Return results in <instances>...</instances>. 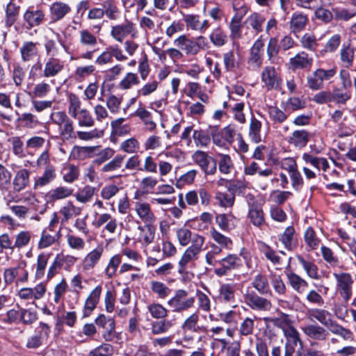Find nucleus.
Wrapping results in <instances>:
<instances>
[{
    "mask_svg": "<svg viewBox=\"0 0 356 356\" xmlns=\"http://www.w3.org/2000/svg\"><path fill=\"white\" fill-rule=\"evenodd\" d=\"M138 229L140 231L138 240L143 247H147L154 241L156 227L153 224H146L144 226L140 225Z\"/></svg>",
    "mask_w": 356,
    "mask_h": 356,
    "instance_id": "nucleus-28",
    "label": "nucleus"
},
{
    "mask_svg": "<svg viewBox=\"0 0 356 356\" xmlns=\"http://www.w3.org/2000/svg\"><path fill=\"white\" fill-rule=\"evenodd\" d=\"M294 234V228L293 227H288L279 238V240L287 250H292L295 246Z\"/></svg>",
    "mask_w": 356,
    "mask_h": 356,
    "instance_id": "nucleus-51",
    "label": "nucleus"
},
{
    "mask_svg": "<svg viewBox=\"0 0 356 356\" xmlns=\"http://www.w3.org/2000/svg\"><path fill=\"white\" fill-rule=\"evenodd\" d=\"M210 234L212 239L218 245V248L228 250L232 249L233 242L229 237L225 236L214 228L210 230Z\"/></svg>",
    "mask_w": 356,
    "mask_h": 356,
    "instance_id": "nucleus-42",
    "label": "nucleus"
},
{
    "mask_svg": "<svg viewBox=\"0 0 356 356\" xmlns=\"http://www.w3.org/2000/svg\"><path fill=\"white\" fill-rule=\"evenodd\" d=\"M236 285L234 283L220 284L216 300L220 303L232 305L236 302Z\"/></svg>",
    "mask_w": 356,
    "mask_h": 356,
    "instance_id": "nucleus-15",
    "label": "nucleus"
},
{
    "mask_svg": "<svg viewBox=\"0 0 356 356\" xmlns=\"http://www.w3.org/2000/svg\"><path fill=\"white\" fill-rule=\"evenodd\" d=\"M106 224L104 230L111 234H113L117 229V220L113 218L111 214L104 213L97 215L92 225L95 228H100L103 225Z\"/></svg>",
    "mask_w": 356,
    "mask_h": 356,
    "instance_id": "nucleus-21",
    "label": "nucleus"
},
{
    "mask_svg": "<svg viewBox=\"0 0 356 356\" xmlns=\"http://www.w3.org/2000/svg\"><path fill=\"white\" fill-rule=\"evenodd\" d=\"M264 46V42L260 36L250 49L248 63L253 70H257L262 65Z\"/></svg>",
    "mask_w": 356,
    "mask_h": 356,
    "instance_id": "nucleus-16",
    "label": "nucleus"
},
{
    "mask_svg": "<svg viewBox=\"0 0 356 356\" xmlns=\"http://www.w3.org/2000/svg\"><path fill=\"white\" fill-rule=\"evenodd\" d=\"M72 118L77 120V123L79 127H92L95 125V119L86 108H82L79 113H77L76 117H72Z\"/></svg>",
    "mask_w": 356,
    "mask_h": 356,
    "instance_id": "nucleus-47",
    "label": "nucleus"
},
{
    "mask_svg": "<svg viewBox=\"0 0 356 356\" xmlns=\"http://www.w3.org/2000/svg\"><path fill=\"white\" fill-rule=\"evenodd\" d=\"M192 159L206 175H213L216 172V161L207 153L197 150L192 155Z\"/></svg>",
    "mask_w": 356,
    "mask_h": 356,
    "instance_id": "nucleus-10",
    "label": "nucleus"
},
{
    "mask_svg": "<svg viewBox=\"0 0 356 356\" xmlns=\"http://www.w3.org/2000/svg\"><path fill=\"white\" fill-rule=\"evenodd\" d=\"M209 39L214 46L222 47L227 42V37L220 27H217L211 32Z\"/></svg>",
    "mask_w": 356,
    "mask_h": 356,
    "instance_id": "nucleus-56",
    "label": "nucleus"
},
{
    "mask_svg": "<svg viewBox=\"0 0 356 356\" xmlns=\"http://www.w3.org/2000/svg\"><path fill=\"white\" fill-rule=\"evenodd\" d=\"M122 262V256L115 254L109 259L105 270L104 274L108 279L113 277L117 273L118 268Z\"/></svg>",
    "mask_w": 356,
    "mask_h": 356,
    "instance_id": "nucleus-50",
    "label": "nucleus"
},
{
    "mask_svg": "<svg viewBox=\"0 0 356 356\" xmlns=\"http://www.w3.org/2000/svg\"><path fill=\"white\" fill-rule=\"evenodd\" d=\"M98 148L99 146H74L71 151L70 158L76 160L92 157Z\"/></svg>",
    "mask_w": 356,
    "mask_h": 356,
    "instance_id": "nucleus-32",
    "label": "nucleus"
},
{
    "mask_svg": "<svg viewBox=\"0 0 356 356\" xmlns=\"http://www.w3.org/2000/svg\"><path fill=\"white\" fill-rule=\"evenodd\" d=\"M261 83L268 90H277L280 88L282 79L275 68L273 66H266L261 74Z\"/></svg>",
    "mask_w": 356,
    "mask_h": 356,
    "instance_id": "nucleus-13",
    "label": "nucleus"
},
{
    "mask_svg": "<svg viewBox=\"0 0 356 356\" xmlns=\"http://www.w3.org/2000/svg\"><path fill=\"white\" fill-rule=\"evenodd\" d=\"M197 308L200 311L208 313L211 310V301L209 297L204 292L197 290Z\"/></svg>",
    "mask_w": 356,
    "mask_h": 356,
    "instance_id": "nucleus-60",
    "label": "nucleus"
},
{
    "mask_svg": "<svg viewBox=\"0 0 356 356\" xmlns=\"http://www.w3.org/2000/svg\"><path fill=\"white\" fill-rule=\"evenodd\" d=\"M256 320L257 317L255 316H247L243 318L238 329L239 334L245 337L252 334L255 328Z\"/></svg>",
    "mask_w": 356,
    "mask_h": 356,
    "instance_id": "nucleus-44",
    "label": "nucleus"
},
{
    "mask_svg": "<svg viewBox=\"0 0 356 356\" xmlns=\"http://www.w3.org/2000/svg\"><path fill=\"white\" fill-rule=\"evenodd\" d=\"M19 12V6L13 3V0H10L6 6L5 23L7 27L12 26L18 18Z\"/></svg>",
    "mask_w": 356,
    "mask_h": 356,
    "instance_id": "nucleus-45",
    "label": "nucleus"
},
{
    "mask_svg": "<svg viewBox=\"0 0 356 356\" xmlns=\"http://www.w3.org/2000/svg\"><path fill=\"white\" fill-rule=\"evenodd\" d=\"M140 83L138 75L133 72H128L119 83V88L122 90H128Z\"/></svg>",
    "mask_w": 356,
    "mask_h": 356,
    "instance_id": "nucleus-64",
    "label": "nucleus"
},
{
    "mask_svg": "<svg viewBox=\"0 0 356 356\" xmlns=\"http://www.w3.org/2000/svg\"><path fill=\"white\" fill-rule=\"evenodd\" d=\"M56 177V168L52 165H47L43 173L34 179L33 188L35 190L42 188L49 184Z\"/></svg>",
    "mask_w": 356,
    "mask_h": 356,
    "instance_id": "nucleus-26",
    "label": "nucleus"
},
{
    "mask_svg": "<svg viewBox=\"0 0 356 356\" xmlns=\"http://www.w3.org/2000/svg\"><path fill=\"white\" fill-rule=\"evenodd\" d=\"M335 74L334 68L329 70L318 68L307 76V86L314 91L321 90L324 86V81L330 80Z\"/></svg>",
    "mask_w": 356,
    "mask_h": 356,
    "instance_id": "nucleus-4",
    "label": "nucleus"
},
{
    "mask_svg": "<svg viewBox=\"0 0 356 356\" xmlns=\"http://www.w3.org/2000/svg\"><path fill=\"white\" fill-rule=\"evenodd\" d=\"M104 252V248L99 245L90 251L83 258L82 268L84 270H92L99 262Z\"/></svg>",
    "mask_w": 356,
    "mask_h": 356,
    "instance_id": "nucleus-22",
    "label": "nucleus"
},
{
    "mask_svg": "<svg viewBox=\"0 0 356 356\" xmlns=\"http://www.w3.org/2000/svg\"><path fill=\"white\" fill-rule=\"evenodd\" d=\"M302 160L305 163H309L318 171L322 170L326 172L330 165L326 158L314 156L309 153H304L302 156Z\"/></svg>",
    "mask_w": 356,
    "mask_h": 356,
    "instance_id": "nucleus-35",
    "label": "nucleus"
},
{
    "mask_svg": "<svg viewBox=\"0 0 356 356\" xmlns=\"http://www.w3.org/2000/svg\"><path fill=\"white\" fill-rule=\"evenodd\" d=\"M222 250L221 248L213 243L211 245V250L208 251L205 254L206 263L209 266H216L219 263L218 257L221 254Z\"/></svg>",
    "mask_w": 356,
    "mask_h": 356,
    "instance_id": "nucleus-63",
    "label": "nucleus"
},
{
    "mask_svg": "<svg viewBox=\"0 0 356 356\" xmlns=\"http://www.w3.org/2000/svg\"><path fill=\"white\" fill-rule=\"evenodd\" d=\"M64 70V62L56 57H49L45 62L42 76L45 78L55 77Z\"/></svg>",
    "mask_w": 356,
    "mask_h": 356,
    "instance_id": "nucleus-20",
    "label": "nucleus"
},
{
    "mask_svg": "<svg viewBox=\"0 0 356 356\" xmlns=\"http://www.w3.org/2000/svg\"><path fill=\"white\" fill-rule=\"evenodd\" d=\"M137 34L136 24L127 19L123 23L116 24L111 28V36L118 42H122L129 36L135 38L137 37Z\"/></svg>",
    "mask_w": 356,
    "mask_h": 356,
    "instance_id": "nucleus-6",
    "label": "nucleus"
},
{
    "mask_svg": "<svg viewBox=\"0 0 356 356\" xmlns=\"http://www.w3.org/2000/svg\"><path fill=\"white\" fill-rule=\"evenodd\" d=\"M176 237L180 245L186 246L190 243L191 245H204L205 238L204 236L197 234L193 233L190 229L186 227H181L176 230Z\"/></svg>",
    "mask_w": 356,
    "mask_h": 356,
    "instance_id": "nucleus-11",
    "label": "nucleus"
},
{
    "mask_svg": "<svg viewBox=\"0 0 356 356\" xmlns=\"http://www.w3.org/2000/svg\"><path fill=\"white\" fill-rule=\"evenodd\" d=\"M173 44L180 51H184L186 54H194L193 51H195V49L193 47V45H194L193 41L188 39L185 35H181L176 38Z\"/></svg>",
    "mask_w": 356,
    "mask_h": 356,
    "instance_id": "nucleus-48",
    "label": "nucleus"
},
{
    "mask_svg": "<svg viewBox=\"0 0 356 356\" xmlns=\"http://www.w3.org/2000/svg\"><path fill=\"white\" fill-rule=\"evenodd\" d=\"M223 63L227 72H234L239 66V62L232 51L223 54Z\"/></svg>",
    "mask_w": 356,
    "mask_h": 356,
    "instance_id": "nucleus-62",
    "label": "nucleus"
},
{
    "mask_svg": "<svg viewBox=\"0 0 356 356\" xmlns=\"http://www.w3.org/2000/svg\"><path fill=\"white\" fill-rule=\"evenodd\" d=\"M280 49V47L277 44V39L276 38H270L267 45L266 53L268 58L271 63H276L278 59Z\"/></svg>",
    "mask_w": 356,
    "mask_h": 356,
    "instance_id": "nucleus-54",
    "label": "nucleus"
},
{
    "mask_svg": "<svg viewBox=\"0 0 356 356\" xmlns=\"http://www.w3.org/2000/svg\"><path fill=\"white\" fill-rule=\"evenodd\" d=\"M289 63L293 69L309 68L313 63V58L305 51H302L290 58Z\"/></svg>",
    "mask_w": 356,
    "mask_h": 356,
    "instance_id": "nucleus-34",
    "label": "nucleus"
},
{
    "mask_svg": "<svg viewBox=\"0 0 356 356\" xmlns=\"http://www.w3.org/2000/svg\"><path fill=\"white\" fill-rule=\"evenodd\" d=\"M218 160L216 165H218L220 172L223 175H228L231 173L234 168L233 161L229 154H218Z\"/></svg>",
    "mask_w": 356,
    "mask_h": 356,
    "instance_id": "nucleus-40",
    "label": "nucleus"
},
{
    "mask_svg": "<svg viewBox=\"0 0 356 356\" xmlns=\"http://www.w3.org/2000/svg\"><path fill=\"white\" fill-rule=\"evenodd\" d=\"M134 210L140 220L146 224H154L156 217L150 204L147 202L138 201L135 203Z\"/></svg>",
    "mask_w": 356,
    "mask_h": 356,
    "instance_id": "nucleus-18",
    "label": "nucleus"
},
{
    "mask_svg": "<svg viewBox=\"0 0 356 356\" xmlns=\"http://www.w3.org/2000/svg\"><path fill=\"white\" fill-rule=\"evenodd\" d=\"M81 212V207H76L72 202L68 201L60 209V213L63 216L62 222H67L68 220L79 216Z\"/></svg>",
    "mask_w": 356,
    "mask_h": 356,
    "instance_id": "nucleus-38",
    "label": "nucleus"
},
{
    "mask_svg": "<svg viewBox=\"0 0 356 356\" xmlns=\"http://www.w3.org/2000/svg\"><path fill=\"white\" fill-rule=\"evenodd\" d=\"M310 138V134L305 130L294 131L289 138V143L297 148L305 147Z\"/></svg>",
    "mask_w": 356,
    "mask_h": 356,
    "instance_id": "nucleus-31",
    "label": "nucleus"
},
{
    "mask_svg": "<svg viewBox=\"0 0 356 356\" xmlns=\"http://www.w3.org/2000/svg\"><path fill=\"white\" fill-rule=\"evenodd\" d=\"M53 123L58 127V132L63 140H74L78 138L83 141L99 139L104 135V129L95 128L90 131H74V122L63 111L53 113L51 115Z\"/></svg>",
    "mask_w": 356,
    "mask_h": 356,
    "instance_id": "nucleus-1",
    "label": "nucleus"
},
{
    "mask_svg": "<svg viewBox=\"0 0 356 356\" xmlns=\"http://www.w3.org/2000/svg\"><path fill=\"white\" fill-rule=\"evenodd\" d=\"M270 321L274 325L280 328L283 334H285L286 331L292 329H296L293 325V321L291 319L290 315L280 312L278 317L273 318Z\"/></svg>",
    "mask_w": 356,
    "mask_h": 356,
    "instance_id": "nucleus-36",
    "label": "nucleus"
},
{
    "mask_svg": "<svg viewBox=\"0 0 356 356\" xmlns=\"http://www.w3.org/2000/svg\"><path fill=\"white\" fill-rule=\"evenodd\" d=\"M261 122L252 117L250 119L248 129V137L250 140L254 143H259L261 141Z\"/></svg>",
    "mask_w": 356,
    "mask_h": 356,
    "instance_id": "nucleus-37",
    "label": "nucleus"
},
{
    "mask_svg": "<svg viewBox=\"0 0 356 356\" xmlns=\"http://www.w3.org/2000/svg\"><path fill=\"white\" fill-rule=\"evenodd\" d=\"M73 189L67 186H58L50 191L47 195L51 201L67 198L72 195Z\"/></svg>",
    "mask_w": 356,
    "mask_h": 356,
    "instance_id": "nucleus-49",
    "label": "nucleus"
},
{
    "mask_svg": "<svg viewBox=\"0 0 356 356\" xmlns=\"http://www.w3.org/2000/svg\"><path fill=\"white\" fill-rule=\"evenodd\" d=\"M45 15L43 10L33 7L29 8L23 15V19L28 29L39 26L43 23Z\"/></svg>",
    "mask_w": 356,
    "mask_h": 356,
    "instance_id": "nucleus-19",
    "label": "nucleus"
},
{
    "mask_svg": "<svg viewBox=\"0 0 356 356\" xmlns=\"http://www.w3.org/2000/svg\"><path fill=\"white\" fill-rule=\"evenodd\" d=\"M79 42L86 47L92 48L97 44V38L87 29H83L79 32Z\"/></svg>",
    "mask_w": 356,
    "mask_h": 356,
    "instance_id": "nucleus-53",
    "label": "nucleus"
},
{
    "mask_svg": "<svg viewBox=\"0 0 356 356\" xmlns=\"http://www.w3.org/2000/svg\"><path fill=\"white\" fill-rule=\"evenodd\" d=\"M286 278L290 286L298 293H304L308 288V282L300 275L291 272L286 274Z\"/></svg>",
    "mask_w": 356,
    "mask_h": 356,
    "instance_id": "nucleus-30",
    "label": "nucleus"
},
{
    "mask_svg": "<svg viewBox=\"0 0 356 356\" xmlns=\"http://www.w3.org/2000/svg\"><path fill=\"white\" fill-rule=\"evenodd\" d=\"M218 268L214 269V273L219 276H225L232 270L239 269L242 265V260L236 254H227L225 257L219 260Z\"/></svg>",
    "mask_w": 356,
    "mask_h": 356,
    "instance_id": "nucleus-9",
    "label": "nucleus"
},
{
    "mask_svg": "<svg viewBox=\"0 0 356 356\" xmlns=\"http://www.w3.org/2000/svg\"><path fill=\"white\" fill-rule=\"evenodd\" d=\"M8 142L10 145V148L13 154L19 158H24L25 154L24 141L20 136H12L8 139Z\"/></svg>",
    "mask_w": 356,
    "mask_h": 356,
    "instance_id": "nucleus-46",
    "label": "nucleus"
},
{
    "mask_svg": "<svg viewBox=\"0 0 356 356\" xmlns=\"http://www.w3.org/2000/svg\"><path fill=\"white\" fill-rule=\"evenodd\" d=\"M251 284L261 295L270 293V289L267 277L262 274H257L253 278Z\"/></svg>",
    "mask_w": 356,
    "mask_h": 356,
    "instance_id": "nucleus-39",
    "label": "nucleus"
},
{
    "mask_svg": "<svg viewBox=\"0 0 356 356\" xmlns=\"http://www.w3.org/2000/svg\"><path fill=\"white\" fill-rule=\"evenodd\" d=\"M31 172L26 168H20L15 172L12 180V187L14 193H19L31 185Z\"/></svg>",
    "mask_w": 356,
    "mask_h": 356,
    "instance_id": "nucleus-14",
    "label": "nucleus"
},
{
    "mask_svg": "<svg viewBox=\"0 0 356 356\" xmlns=\"http://www.w3.org/2000/svg\"><path fill=\"white\" fill-rule=\"evenodd\" d=\"M248 218L250 222L256 227H261L265 222L264 214L259 203L257 201L248 202Z\"/></svg>",
    "mask_w": 356,
    "mask_h": 356,
    "instance_id": "nucleus-25",
    "label": "nucleus"
},
{
    "mask_svg": "<svg viewBox=\"0 0 356 356\" xmlns=\"http://www.w3.org/2000/svg\"><path fill=\"white\" fill-rule=\"evenodd\" d=\"M103 12L109 19L115 20L118 18L120 11L113 0H106L103 3Z\"/></svg>",
    "mask_w": 356,
    "mask_h": 356,
    "instance_id": "nucleus-55",
    "label": "nucleus"
},
{
    "mask_svg": "<svg viewBox=\"0 0 356 356\" xmlns=\"http://www.w3.org/2000/svg\"><path fill=\"white\" fill-rule=\"evenodd\" d=\"M71 11L70 6L61 1H56L49 6V16L52 22L61 20Z\"/></svg>",
    "mask_w": 356,
    "mask_h": 356,
    "instance_id": "nucleus-27",
    "label": "nucleus"
},
{
    "mask_svg": "<svg viewBox=\"0 0 356 356\" xmlns=\"http://www.w3.org/2000/svg\"><path fill=\"white\" fill-rule=\"evenodd\" d=\"M307 22L308 18L306 15L299 12L294 13L289 22L291 32L294 34L300 32L305 29Z\"/></svg>",
    "mask_w": 356,
    "mask_h": 356,
    "instance_id": "nucleus-33",
    "label": "nucleus"
},
{
    "mask_svg": "<svg viewBox=\"0 0 356 356\" xmlns=\"http://www.w3.org/2000/svg\"><path fill=\"white\" fill-rule=\"evenodd\" d=\"M244 303L255 311H268L272 307L271 302L259 296L254 291L247 289L243 295Z\"/></svg>",
    "mask_w": 356,
    "mask_h": 356,
    "instance_id": "nucleus-8",
    "label": "nucleus"
},
{
    "mask_svg": "<svg viewBox=\"0 0 356 356\" xmlns=\"http://www.w3.org/2000/svg\"><path fill=\"white\" fill-rule=\"evenodd\" d=\"M296 258L309 277L314 280L319 279L318 269L317 266L314 262L306 260L301 255H297Z\"/></svg>",
    "mask_w": 356,
    "mask_h": 356,
    "instance_id": "nucleus-41",
    "label": "nucleus"
},
{
    "mask_svg": "<svg viewBox=\"0 0 356 356\" xmlns=\"http://www.w3.org/2000/svg\"><path fill=\"white\" fill-rule=\"evenodd\" d=\"M337 289L343 302H348L353 296V285L354 283L351 275L348 273H334Z\"/></svg>",
    "mask_w": 356,
    "mask_h": 356,
    "instance_id": "nucleus-7",
    "label": "nucleus"
},
{
    "mask_svg": "<svg viewBox=\"0 0 356 356\" xmlns=\"http://www.w3.org/2000/svg\"><path fill=\"white\" fill-rule=\"evenodd\" d=\"M19 51L24 62L33 60L38 56V43L32 41L24 42Z\"/></svg>",
    "mask_w": 356,
    "mask_h": 356,
    "instance_id": "nucleus-29",
    "label": "nucleus"
},
{
    "mask_svg": "<svg viewBox=\"0 0 356 356\" xmlns=\"http://www.w3.org/2000/svg\"><path fill=\"white\" fill-rule=\"evenodd\" d=\"M174 320L163 319L152 324V332L154 334H161L170 330L175 325Z\"/></svg>",
    "mask_w": 356,
    "mask_h": 356,
    "instance_id": "nucleus-52",
    "label": "nucleus"
},
{
    "mask_svg": "<svg viewBox=\"0 0 356 356\" xmlns=\"http://www.w3.org/2000/svg\"><path fill=\"white\" fill-rule=\"evenodd\" d=\"M284 337L286 339L284 356H293L298 344L302 347L300 333L296 329H292L286 331Z\"/></svg>",
    "mask_w": 356,
    "mask_h": 356,
    "instance_id": "nucleus-17",
    "label": "nucleus"
},
{
    "mask_svg": "<svg viewBox=\"0 0 356 356\" xmlns=\"http://www.w3.org/2000/svg\"><path fill=\"white\" fill-rule=\"evenodd\" d=\"M149 289L153 294L159 299H165L170 296L172 290L164 283L159 281H152Z\"/></svg>",
    "mask_w": 356,
    "mask_h": 356,
    "instance_id": "nucleus-43",
    "label": "nucleus"
},
{
    "mask_svg": "<svg viewBox=\"0 0 356 356\" xmlns=\"http://www.w3.org/2000/svg\"><path fill=\"white\" fill-rule=\"evenodd\" d=\"M301 330L309 338L318 341L325 340L329 334L325 327L317 323L302 326L301 327Z\"/></svg>",
    "mask_w": 356,
    "mask_h": 356,
    "instance_id": "nucleus-23",
    "label": "nucleus"
},
{
    "mask_svg": "<svg viewBox=\"0 0 356 356\" xmlns=\"http://www.w3.org/2000/svg\"><path fill=\"white\" fill-rule=\"evenodd\" d=\"M307 316L310 321H317L330 332L341 336L343 339L352 341L353 335L350 330L338 324L333 319V315L329 311L320 308H310L307 311Z\"/></svg>",
    "mask_w": 356,
    "mask_h": 356,
    "instance_id": "nucleus-2",
    "label": "nucleus"
},
{
    "mask_svg": "<svg viewBox=\"0 0 356 356\" xmlns=\"http://www.w3.org/2000/svg\"><path fill=\"white\" fill-rule=\"evenodd\" d=\"M140 143L135 138L127 139L120 145V149L128 154H136L140 150Z\"/></svg>",
    "mask_w": 356,
    "mask_h": 356,
    "instance_id": "nucleus-61",
    "label": "nucleus"
},
{
    "mask_svg": "<svg viewBox=\"0 0 356 356\" xmlns=\"http://www.w3.org/2000/svg\"><path fill=\"white\" fill-rule=\"evenodd\" d=\"M204 245H193L188 247L178 262L177 272L182 275L187 273L188 270L195 266Z\"/></svg>",
    "mask_w": 356,
    "mask_h": 356,
    "instance_id": "nucleus-3",
    "label": "nucleus"
},
{
    "mask_svg": "<svg viewBox=\"0 0 356 356\" xmlns=\"http://www.w3.org/2000/svg\"><path fill=\"white\" fill-rule=\"evenodd\" d=\"M188 293L184 289L177 290L172 298L168 300L167 304L175 312H181L193 307L195 298H187Z\"/></svg>",
    "mask_w": 356,
    "mask_h": 356,
    "instance_id": "nucleus-5",
    "label": "nucleus"
},
{
    "mask_svg": "<svg viewBox=\"0 0 356 356\" xmlns=\"http://www.w3.org/2000/svg\"><path fill=\"white\" fill-rule=\"evenodd\" d=\"M102 292V286L98 285L90 293L84 303L83 310L84 317L90 316L96 308L99 302Z\"/></svg>",
    "mask_w": 356,
    "mask_h": 356,
    "instance_id": "nucleus-24",
    "label": "nucleus"
},
{
    "mask_svg": "<svg viewBox=\"0 0 356 356\" xmlns=\"http://www.w3.org/2000/svg\"><path fill=\"white\" fill-rule=\"evenodd\" d=\"M264 22V18L257 13L252 14L245 22L247 26L253 29L256 34L262 31Z\"/></svg>",
    "mask_w": 356,
    "mask_h": 356,
    "instance_id": "nucleus-58",
    "label": "nucleus"
},
{
    "mask_svg": "<svg viewBox=\"0 0 356 356\" xmlns=\"http://www.w3.org/2000/svg\"><path fill=\"white\" fill-rule=\"evenodd\" d=\"M50 327L44 323H40L35 333L28 338L26 346L30 349L38 348L48 339Z\"/></svg>",
    "mask_w": 356,
    "mask_h": 356,
    "instance_id": "nucleus-12",
    "label": "nucleus"
},
{
    "mask_svg": "<svg viewBox=\"0 0 356 356\" xmlns=\"http://www.w3.org/2000/svg\"><path fill=\"white\" fill-rule=\"evenodd\" d=\"M95 188L93 186L88 185L76 193L74 197L79 202L86 204L92 200L95 194Z\"/></svg>",
    "mask_w": 356,
    "mask_h": 356,
    "instance_id": "nucleus-57",
    "label": "nucleus"
},
{
    "mask_svg": "<svg viewBox=\"0 0 356 356\" xmlns=\"http://www.w3.org/2000/svg\"><path fill=\"white\" fill-rule=\"evenodd\" d=\"M198 321L199 315L195 312L193 313L184 321L181 328L184 331L197 332L200 331Z\"/></svg>",
    "mask_w": 356,
    "mask_h": 356,
    "instance_id": "nucleus-59",
    "label": "nucleus"
}]
</instances>
